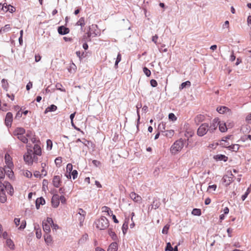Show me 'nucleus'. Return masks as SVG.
I'll list each match as a JSON object with an SVG mask.
<instances>
[{
  "label": "nucleus",
  "instance_id": "1",
  "mask_svg": "<svg viewBox=\"0 0 251 251\" xmlns=\"http://www.w3.org/2000/svg\"><path fill=\"white\" fill-rule=\"evenodd\" d=\"M184 146V140L180 138L176 141L172 145L170 151L172 154H176L180 151Z\"/></svg>",
  "mask_w": 251,
  "mask_h": 251
},
{
  "label": "nucleus",
  "instance_id": "2",
  "mask_svg": "<svg viewBox=\"0 0 251 251\" xmlns=\"http://www.w3.org/2000/svg\"><path fill=\"white\" fill-rule=\"evenodd\" d=\"M95 224L98 229L104 230L108 227L109 221L106 217L102 216L95 221Z\"/></svg>",
  "mask_w": 251,
  "mask_h": 251
},
{
  "label": "nucleus",
  "instance_id": "3",
  "mask_svg": "<svg viewBox=\"0 0 251 251\" xmlns=\"http://www.w3.org/2000/svg\"><path fill=\"white\" fill-rule=\"evenodd\" d=\"M208 127L209 125L208 124H202L198 129L197 134L199 136H203L205 135L209 131Z\"/></svg>",
  "mask_w": 251,
  "mask_h": 251
},
{
  "label": "nucleus",
  "instance_id": "4",
  "mask_svg": "<svg viewBox=\"0 0 251 251\" xmlns=\"http://www.w3.org/2000/svg\"><path fill=\"white\" fill-rule=\"evenodd\" d=\"M51 224H53V220L52 218L49 217H48L46 221L43 222V228L45 233H49L50 232V227Z\"/></svg>",
  "mask_w": 251,
  "mask_h": 251
},
{
  "label": "nucleus",
  "instance_id": "5",
  "mask_svg": "<svg viewBox=\"0 0 251 251\" xmlns=\"http://www.w3.org/2000/svg\"><path fill=\"white\" fill-rule=\"evenodd\" d=\"M32 152V150L28 151L24 156V161L28 164H32L33 162Z\"/></svg>",
  "mask_w": 251,
  "mask_h": 251
},
{
  "label": "nucleus",
  "instance_id": "6",
  "mask_svg": "<svg viewBox=\"0 0 251 251\" xmlns=\"http://www.w3.org/2000/svg\"><path fill=\"white\" fill-rule=\"evenodd\" d=\"M33 133L32 131L28 130L27 131L26 133V136H25V134H22L21 135H19L17 137L20 141H21L24 143H27L28 142L27 137L29 138L31 137Z\"/></svg>",
  "mask_w": 251,
  "mask_h": 251
},
{
  "label": "nucleus",
  "instance_id": "7",
  "mask_svg": "<svg viewBox=\"0 0 251 251\" xmlns=\"http://www.w3.org/2000/svg\"><path fill=\"white\" fill-rule=\"evenodd\" d=\"M14 222L17 227L21 224L20 226L18 227V229L23 230L25 228L26 224L25 220H23L21 222L20 218H16L14 219Z\"/></svg>",
  "mask_w": 251,
  "mask_h": 251
},
{
  "label": "nucleus",
  "instance_id": "8",
  "mask_svg": "<svg viewBox=\"0 0 251 251\" xmlns=\"http://www.w3.org/2000/svg\"><path fill=\"white\" fill-rule=\"evenodd\" d=\"M219 124V121L218 119H214L213 120L210 124V126H209L208 129L210 132L212 133L217 128V127Z\"/></svg>",
  "mask_w": 251,
  "mask_h": 251
},
{
  "label": "nucleus",
  "instance_id": "9",
  "mask_svg": "<svg viewBox=\"0 0 251 251\" xmlns=\"http://www.w3.org/2000/svg\"><path fill=\"white\" fill-rule=\"evenodd\" d=\"M13 168L14 166L11 167L9 166H4V168H3L5 175L6 174L10 179H12L14 177Z\"/></svg>",
  "mask_w": 251,
  "mask_h": 251
},
{
  "label": "nucleus",
  "instance_id": "10",
  "mask_svg": "<svg viewBox=\"0 0 251 251\" xmlns=\"http://www.w3.org/2000/svg\"><path fill=\"white\" fill-rule=\"evenodd\" d=\"M13 121V114L11 112H8L5 119V124L7 127L11 126Z\"/></svg>",
  "mask_w": 251,
  "mask_h": 251
},
{
  "label": "nucleus",
  "instance_id": "11",
  "mask_svg": "<svg viewBox=\"0 0 251 251\" xmlns=\"http://www.w3.org/2000/svg\"><path fill=\"white\" fill-rule=\"evenodd\" d=\"M129 197L135 202L140 203L142 201V199L141 197L135 192H131L129 194Z\"/></svg>",
  "mask_w": 251,
  "mask_h": 251
},
{
  "label": "nucleus",
  "instance_id": "12",
  "mask_svg": "<svg viewBox=\"0 0 251 251\" xmlns=\"http://www.w3.org/2000/svg\"><path fill=\"white\" fill-rule=\"evenodd\" d=\"M61 183V176H55L52 179V184L55 187L58 188Z\"/></svg>",
  "mask_w": 251,
  "mask_h": 251
},
{
  "label": "nucleus",
  "instance_id": "13",
  "mask_svg": "<svg viewBox=\"0 0 251 251\" xmlns=\"http://www.w3.org/2000/svg\"><path fill=\"white\" fill-rule=\"evenodd\" d=\"M52 205L56 208L59 204V197L58 195H54L51 199Z\"/></svg>",
  "mask_w": 251,
  "mask_h": 251
},
{
  "label": "nucleus",
  "instance_id": "14",
  "mask_svg": "<svg viewBox=\"0 0 251 251\" xmlns=\"http://www.w3.org/2000/svg\"><path fill=\"white\" fill-rule=\"evenodd\" d=\"M5 165L4 166H9V167H13L14 165L12 161V158L8 153L5 155Z\"/></svg>",
  "mask_w": 251,
  "mask_h": 251
},
{
  "label": "nucleus",
  "instance_id": "15",
  "mask_svg": "<svg viewBox=\"0 0 251 251\" xmlns=\"http://www.w3.org/2000/svg\"><path fill=\"white\" fill-rule=\"evenodd\" d=\"M58 32L61 35H65L69 33L70 29L68 27L64 26H60L58 27Z\"/></svg>",
  "mask_w": 251,
  "mask_h": 251
},
{
  "label": "nucleus",
  "instance_id": "16",
  "mask_svg": "<svg viewBox=\"0 0 251 251\" xmlns=\"http://www.w3.org/2000/svg\"><path fill=\"white\" fill-rule=\"evenodd\" d=\"M216 110L220 114H224L226 112L231 113V110L227 107L225 106H219L217 108Z\"/></svg>",
  "mask_w": 251,
  "mask_h": 251
},
{
  "label": "nucleus",
  "instance_id": "17",
  "mask_svg": "<svg viewBox=\"0 0 251 251\" xmlns=\"http://www.w3.org/2000/svg\"><path fill=\"white\" fill-rule=\"evenodd\" d=\"M25 130L22 127H17L14 131V134L16 136L21 135L22 134H25Z\"/></svg>",
  "mask_w": 251,
  "mask_h": 251
},
{
  "label": "nucleus",
  "instance_id": "18",
  "mask_svg": "<svg viewBox=\"0 0 251 251\" xmlns=\"http://www.w3.org/2000/svg\"><path fill=\"white\" fill-rule=\"evenodd\" d=\"M205 116L202 114L198 115L194 119L195 123L199 125L204 120Z\"/></svg>",
  "mask_w": 251,
  "mask_h": 251
},
{
  "label": "nucleus",
  "instance_id": "19",
  "mask_svg": "<svg viewBox=\"0 0 251 251\" xmlns=\"http://www.w3.org/2000/svg\"><path fill=\"white\" fill-rule=\"evenodd\" d=\"M45 203V201L42 197L39 198L36 200V207L39 209L41 205H44Z\"/></svg>",
  "mask_w": 251,
  "mask_h": 251
},
{
  "label": "nucleus",
  "instance_id": "20",
  "mask_svg": "<svg viewBox=\"0 0 251 251\" xmlns=\"http://www.w3.org/2000/svg\"><path fill=\"white\" fill-rule=\"evenodd\" d=\"M214 158L216 160H223L226 162L228 160V157L223 154H217L214 156Z\"/></svg>",
  "mask_w": 251,
  "mask_h": 251
},
{
  "label": "nucleus",
  "instance_id": "21",
  "mask_svg": "<svg viewBox=\"0 0 251 251\" xmlns=\"http://www.w3.org/2000/svg\"><path fill=\"white\" fill-rule=\"evenodd\" d=\"M6 245L11 250L15 249V245L13 241L10 238H7L5 242Z\"/></svg>",
  "mask_w": 251,
  "mask_h": 251
},
{
  "label": "nucleus",
  "instance_id": "22",
  "mask_svg": "<svg viewBox=\"0 0 251 251\" xmlns=\"http://www.w3.org/2000/svg\"><path fill=\"white\" fill-rule=\"evenodd\" d=\"M33 150H34V153L38 155H40L41 154L42 151L41 148L38 144H35L33 147Z\"/></svg>",
  "mask_w": 251,
  "mask_h": 251
},
{
  "label": "nucleus",
  "instance_id": "23",
  "mask_svg": "<svg viewBox=\"0 0 251 251\" xmlns=\"http://www.w3.org/2000/svg\"><path fill=\"white\" fill-rule=\"evenodd\" d=\"M218 126H219V130L222 132H225L226 131V130L227 129V126L225 122L221 123V122H219V124Z\"/></svg>",
  "mask_w": 251,
  "mask_h": 251
},
{
  "label": "nucleus",
  "instance_id": "24",
  "mask_svg": "<svg viewBox=\"0 0 251 251\" xmlns=\"http://www.w3.org/2000/svg\"><path fill=\"white\" fill-rule=\"evenodd\" d=\"M163 135L167 138H172L175 134V131L174 130H167L164 131Z\"/></svg>",
  "mask_w": 251,
  "mask_h": 251
},
{
  "label": "nucleus",
  "instance_id": "25",
  "mask_svg": "<svg viewBox=\"0 0 251 251\" xmlns=\"http://www.w3.org/2000/svg\"><path fill=\"white\" fill-rule=\"evenodd\" d=\"M117 243L116 242H113L109 246L107 251H117Z\"/></svg>",
  "mask_w": 251,
  "mask_h": 251
},
{
  "label": "nucleus",
  "instance_id": "26",
  "mask_svg": "<svg viewBox=\"0 0 251 251\" xmlns=\"http://www.w3.org/2000/svg\"><path fill=\"white\" fill-rule=\"evenodd\" d=\"M7 185H6V188L5 189V190H6L8 193L9 194V195H13V193H14V189L12 187V186L11 185V184L7 182V183H6Z\"/></svg>",
  "mask_w": 251,
  "mask_h": 251
},
{
  "label": "nucleus",
  "instance_id": "27",
  "mask_svg": "<svg viewBox=\"0 0 251 251\" xmlns=\"http://www.w3.org/2000/svg\"><path fill=\"white\" fill-rule=\"evenodd\" d=\"M240 148L238 144H233L228 147V150L232 151L237 152Z\"/></svg>",
  "mask_w": 251,
  "mask_h": 251
},
{
  "label": "nucleus",
  "instance_id": "28",
  "mask_svg": "<svg viewBox=\"0 0 251 251\" xmlns=\"http://www.w3.org/2000/svg\"><path fill=\"white\" fill-rule=\"evenodd\" d=\"M102 212L106 213L108 216L112 215L113 212L111 210L110 208L107 206H104L101 208Z\"/></svg>",
  "mask_w": 251,
  "mask_h": 251
},
{
  "label": "nucleus",
  "instance_id": "29",
  "mask_svg": "<svg viewBox=\"0 0 251 251\" xmlns=\"http://www.w3.org/2000/svg\"><path fill=\"white\" fill-rule=\"evenodd\" d=\"M85 25V21L84 17L80 18L76 23V25L80 26L81 27H83Z\"/></svg>",
  "mask_w": 251,
  "mask_h": 251
},
{
  "label": "nucleus",
  "instance_id": "30",
  "mask_svg": "<svg viewBox=\"0 0 251 251\" xmlns=\"http://www.w3.org/2000/svg\"><path fill=\"white\" fill-rule=\"evenodd\" d=\"M7 201V197L4 192H0V202L5 203Z\"/></svg>",
  "mask_w": 251,
  "mask_h": 251
},
{
  "label": "nucleus",
  "instance_id": "31",
  "mask_svg": "<svg viewBox=\"0 0 251 251\" xmlns=\"http://www.w3.org/2000/svg\"><path fill=\"white\" fill-rule=\"evenodd\" d=\"M47 167V164L45 162H43L41 163V173L44 176H46L47 175V171L46 170V167Z\"/></svg>",
  "mask_w": 251,
  "mask_h": 251
},
{
  "label": "nucleus",
  "instance_id": "32",
  "mask_svg": "<svg viewBox=\"0 0 251 251\" xmlns=\"http://www.w3.org/2000/svg\"><path fill=\"white\" fill-rule=\"evenodd\" d=\"M108 234L112 238V240L114 241H116L118 239L117 236L115 233L112 231L111 229H109L108 230Z\"/></svg>",
  "mask_w": 251,
  "mask_h": 251
},
{
  "label": "nucleus",
  "instance_id": "33",
  "mask_svg": "<svg viewBox=\"0 0 251 251\" xmlns=\"http://www.w3.org/2000/svg\"><path fill=\"white\" fill-rule=\"evenodd\" d=\"M45 241L48 244H50L52 241V238L51 236L49 233H45L44 235Z\"/></svg>",
  "mask_w": 251,
  "mask_h": 251
},
{
  "label": "nucleus",
  "instance_id": "34",
  "mask_svg": "<svg viewBox=\"0 0 251 251\" xmlns=\"http://www.w3.org/2000/svg\"><path fill=\"white\" fill-rule=\"evenodd\" d=\"M233 172V173H235V174H237L238 173V171L236 169H233L232 170V171H230V173H231L230 174V176L228 177L229 178V183H228V184H229L230 183H231L232 181H233V178H234V175L232 174V172Z\"/></svg>",
  "mask_w": 251,
  "mask_h": 251
},
{
  "label": "nucleus",
  "instance_id": "35",
  "mask_svg": "<svg viewBox=\"0 0 251 251\" xmlns=\"http://www.w3.org/2000/svg\"><path fill=\"white\" fill-rule=\"evenodd\" d=\"M7 181H4L2 182L0 181V192H4L5 189L6 188Z\"/></svg>",
  "mask_w": 251,
  "mask_h": 251
},
{
  "label": "nucleus",
  "instance_id": "36",
  "mask_svg": "<svg viewBox=\"0 0 251 251\" xmlns=\"http://www.w3.org/2000/svg\"><path fill=\"white\" fill-rule=\"evenodd\" d=\"M121 59H122V55L120 53H119L117 56L116 60L115 63V68H118V63L121 61Z\"/></svg>",
  "mask_w": 251,
  "mask_h": 251
},
{
  "label": "nucleus",
  "instance_id": "37",
  "mask_svg": "<svg viewBox=\"0 0 251 251\" xmlns=\"http://www.w3.org/2000/svg\"><path fill=\"white\" fill-rule=\"evenodd\" d=\"M191 85V82L189 81L183 82L179 86V89L181 90L186 87V86H190Z\"/></svg>",
  "mask_w": 251,
  "mask_h": 251
},
{
  "label": "nucleus",
  "instance_id": "38",
  "mask_svg": "<svg viewBox=\"0 0 251 251\" xmlns=\"http://www.w3.org/2000/svg\"><path fill=\"white\" fill-rule=\"evenodd\" d=\"M192 214L195 216H200L201 215V210L200 209L194 208L192 211Z\"/></svg>",
  "mask_w": 251,
  "mask_h": 251
},
{
  "label": "nucleus",
  "instance_id": "39",
  "mask_svg": "<svg viewBox=\"0 0 251 251\" xmlns=\"http://www.w3.org/2000/svg\"><path fill=\"white\" fill-rule=\"evenodd\" d=\"M57 109V106L54 104L51 105L46 109V111H54Z\"/></svg>",
  "mask_w": 251,
  "mask_h": 251
},
{
  "label": "nucleus",
  "instance_id": "40",
  "mask_svg": "<svg viewBox=\"0 0 251 251\" xmlns=\"http://www.w3.org/2000/svg\"><path fill=\"white\" fill-rule=\"evenodd\" d=\"M158 129L162 132H164V131L165 130V123L164 122H162L158 125Z\"/></svg>",
  "mask_w": 251,
  "mask_h": 251
},
{
  "label": "nucleus",
  "instance_id": "41",
  "mask_svg": "<svg viewBox=\"0 0 251 251\" xmlns=\"http://www.w3.org/2000/svg\"><path fill=\"white\" fill-rule=\"evenodd\" d=\"M15 8L13 7L12 6H11L10 5H5V10L4 12H6L7 11H10V12H12L14 11Z\"/></svg>",
  "mask_w": 251,
  "mask_h": 251
},
{
  "label": "nucleus",
  "instance_id": "42",
  "mask_svg": "<svg viewBox=\"0 0 251 251\" xmlns=\"http://www.w3.org/2000/svg\"><path fill=\"white\" fill-rule=\"evenodd\" d=\"M220 145L224 148H226L228 149V147L229 146V143L227 142V141H223L221 140Z\"/></svg>",
  "mask_w": 251,
  "mask_h": 251
},
{
  "label": "nucleus",
  "instance_id": "43",
  "mask_svg": "<svg viewBox=\"0 0 251 251\" xmlns=\"http://www.w3.org/2000/svg\"><path fill=\"white\" fill-rule=\"evenodd\" d=\"M55 87L57 90H59L62 92L66 91V90L64 88H62V85L60 83H57L55 85Z\"/></svg>",
  "mask_w": 251,
  "mask_h": 251
},
{
  "label": "nucleus",
  "instance_id": "44",
  "mask_svg": "<svg viewBox=\"0 0 251 251\" xmlns=\"http://www.w3.org/2000/svg\"><path fill=\"white\" fill-rule=\"evenodd\" d=\"M73 165L71 163H69L67 164L66 167V171L67 173H69L70 174L73 171Z\"/></svg>",
  "mask_w": 251,
  "mask_h": 251
},
{
  "label": "nucleus",
  "instance_id": "45",
  "mask_svg": "<svg viewBox=\"0 0 251 251\" xmlns=\"http://www.w3.org/2000/svg\"><path fill=\"white\" fill-rule=\"evenodd\" d=\"M11 29L10 25H6L0 29V32L1 31L7 32Z\"/></svg>",
  "mask_w": 251,
  "mask_h": 251
},
{
  "label": "nucleus",
  "instance_id": "46",
  "mask_svg": "<svg viewBox=\"0 0 251 251\" xmlns=\"http://www.w3.org/2000/svg\"><path fill=\"white\" fill-rule=\"evenodd\" d=\"M169 227H170V225H165L162 229V233L167 234L168 232Z\"/></svg>",
  "mask_w": 251,
  "mask_h": 251
},
{
  "label": "nucleus",
  "instance_id": "47",
  "mask_svg": "<svg viewBox=\"0 0 251 251\" xmlns=\"http://www.w3.org/2000/svg\"><path fill=\"white\" fill-rule=\"evenodd\" d=\"M23 175L24 176L29 178L31 177L32 176V173L29 171L25 170L23 172Z\"/></svg>",
  "mask_w": 251,
  "mask_h": 251
},
{
  "label": "nucleus",
  "instance_id": "48",
  "mask_svg": "<svg viewBox=\"0 0 251 251\" xmlns=\"http://www.w3.org/2000/svg\"><path fill=\"white\" fill-rule=\"evenodd\" d=\"M143 72L147 76H150L151 75V72L147 67H145L143 68Z\"/></svg>",
  "mask_w": 251,
  "mask_h": 251
},
{
  "label": "nucleus",
  "instance_id": "49",
  "mask_svg": "<svg viewBox=\"0 0 251 251\" xmlns=\"http://www.w3.org/2000/svg\"><path fill=\"white\" fill-rule=\"evenodd\" d=\"M174 248L172 247V245L170 242L167 243V246L165 248L166 251H173Z\"/></svg>",
  "mask_w": 251,
  "mask_h": 251
},
{
  "label": "nucleus",
  "instance_id": "50",
  "mask_svg": "<svg viewBox=\"0 0 251 251\" xmlns=\"http://www.w3.org/2000/svg\"><path fill=\"white\" fill-rule=\"evenodd\" d=\"M169 119L172 121H175L176 120L177 118L174 113H171L169 114Z\"/></svg>",
  "mask_w": 251,
  "mask_h": 251
},
{
  "label": "nucleus",
  "instance_id": "51",
  "mask_svg": "<svg viewBox=\"0 0 251 251\" xmlns=\"http://www.w3.org/2000/svg\"><path fill=\"white\" fill-rule=\"evenodd\" d=\"M61 163L62 159L61 157H57L55 159V163L57 166L60 167L61 166Z\"/></svg>",
  "mask_w": 251,
  "mask_h": 251
},
{
  "label": "nucleus",
  "instance_id": "52",
  "mask_svg": "<svg viewBox=\"0 0 251 251\" xmlns=\"http://www.w3.org/2000/svg\"><path fill=\"white\" fill-rule=\"evenodd\" d=\"M194 132L192 131H187L185 132L184 135L186 137L189 138L193 136Z\"/></svg>",
  "mask_w": 251,
  "mask_h": 251
},
{
  "label": "nucleus",
  "instance_id": "53",
  "mask_svg": "<svg viewBox=\"0 0 251 251\" xmlns=\"http://www.w3.org/2000/svg\"><path fill=\"white\" fill-rule=\"evenodd\" d=\"M86 212L82 209H79L78 213L76 216H85Z\"/></svg>",
  "mask_w": 251,
  "mask_h": 251
},
{
  "label": "nucleus",
  "instance_id": "54",
  "mask_svg": "<svg viewBox=\"0 0 251 251\" xmlns=\"http://www.w3.org/2000/svg\"><path fill=\"white\" fill-rule=\"evenodd\" d=\"M47 146L48 149H49L50 150L51 149L52 146V143L50 140V139L47 140Z\"/></svg>",
  "mask_w": 251,
  "mask_h": 251
},
{
  "label": "nucleus",
  "instance_id": "55",
  "mask_svg": "<svg viewBox=\"0 0 251 251\" xmlns=\"http://www.w3.org/2000/svg\"><path fill=\"white\" fill-rule=\"evenodd\" d=\"M5 177V173L3 168L0 167V180L2 179Z\"/></svg>",
  "mask_w": 251,
  "mask_h": 251
},
{
  "label": "nucleus",
  "instance_id": "56",
  "mask_svg": "<svg viewBox=\"0 0 251 251\" xmlns=\"http://www.w3.org/2000/svg\"><path fill=\"white\" fill-rule=\"evenodd\" d=\"M246 122L248 124H251V113H249L246 117Z\"/></svg>",
  "mask_w": 251,
  "mask_h": 251
},
{
  "label": "nucleus",
  "instance_id": "57",
  "mask_svg": "<svg viewBox=\"0 0 251 251\" xmlns=\"http://www.w3.org/2000/svg\"><path fill=\"white\" fill-rule=\"evenodd\" d=\"M71 174L74 179H75L77 177L78 173L76 170H73Z\"/></svg>",
  "mask_w": 251,
  "mask_h": 251
},
{
  "label": "nucleus",
  "instance_id": "58",
  "mask_svg": "<svg viewBox=\"0 0 251 251\" xmlns=\"http://www.w3.org/2000/svg\"><path fill=\"white\" fill-rule=\"evenodd\" d=\"M34 176L36 177H42V176H43V175L42 174L41 172L40 173L38 171H36L34 172Z\"/></svg>",
  "mask_w": 251,
  "mask_h": 251
},
{
  "label": "nucleus",
  "instance_id": "59",
  "mask_svg": "<svg viewBox=\"0 0 251 251\" xmlns=\"http://www.w3.org/2000/svg\"><path fill=\"white\" fill-rule=\"evenodd\" d=\"M76 218H77L79 221L80 225L82 226V223L84 220L85 217L84 216H76Z\"/></svg>",
  "mask_w": 251,
  "mask_h": 251
},
{
  "label": "nucleus",
  "instance_id": "60",
  "mask_svg": "<svg viewBox=\"0 0 251 251\" xmlns=\"http://www.w3.org/2000/svg\"><path fill=\"white\" fill-rule=\"evenodd\" d=\"M36 236L38 239H40L42 236V233L41 229H37L36 231Z\"/></svg>",
  "mask_w": 251,
  "mask_h": 251
},
{
  "label": "nucleus",
  "instance_id": "61",
  "mask_svg": "<svg viewBox=\"0 0 251 251\" xmlns=\"http://www.w3.org/2000/svg\"><path fill=\"white\" fill-rule=\"evenodd\" d=\"M150 83L151 86L155 87L157 86V82L155 79H151L150 81Z\"/></svg>",
  "mask_w": 251,
  "mask_h": 251
},
{
  "label": "nucleus",
  "instance_id": "62",
  "mask_svg": "<svg viewBox=\"0 0 251 251\" xmlns=\"http://www.w3.org/2000/svg\"><path fill=\"white\" fill-rule=\"evenodd\" d=\"M0 109L3 111H7L8 110L7 104H3V105H1V104H0Z\"/></svg>",
  "mask_w": 251,
  "mask_h": 251
},
{
  "label": "nucleus",
  "instance_id": "63",
  "mask_svg": "<svg viewBox=\"0 0 251 251\" xmlns=\"http://www.w3.org/2000/svg\"><path fill=\"white\" fill-rule=\"evenodd\" d=\"M92 163L96 167L99 166L101 164L99 161L96 160H93Z\"/></svg>",
  "mask_w": 251,
  "mask_h": 251
},
{
  "label": "nucleus",
  "instance_id": "64",
  "mask_svg": "<svg viewBox=\"0 0 251 251\" xmlns=\"http://www.w3.org/2000/svg\"><path fill=\"white\" fill-rule=\"evenodd\" d=\"M233 229L231 228H228L227 229V232L228 234V236L229 237H231L232 236V233Z\"/></svg>",
  "mask_w": 251,
  "mask_h": 251
}]
</instances>
